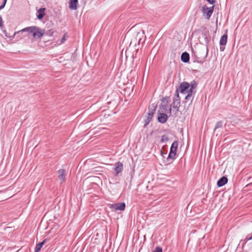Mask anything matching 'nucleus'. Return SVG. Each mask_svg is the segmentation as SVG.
I'll return each instance as SVG.
<instances>
[{"mask_svg":"<svg viewBox=\"0 0 252 252\" xmlns=\"http://www.w3.org/2000/svg\"><path fill=\"white\" fill-rule=\"evenodd\" d=\"M59 176L58 178L62 181L64 182L65 179V174H64V170L63 169H60L58 171Z\"/></svg>","mask_w":252,"mask_h":252,"instance_id":"obj_13","label":"nucleus"},{"mask_svg":"<svg viewBox=\"0 0 252 252\" xmlns=\"http://www.w3.org/2000/svg\"><path fill=\"white\" fill-rule=\"evenodd\" d=\"M176 153L173 152H169L167 160L169 161L170 159H173L175 158Z\"/></svg>","mask_w":252,"mask_h":252,"instance_id":"obj_17","label":"nucleus"},{"mask_svg":"<svg viewBox=\"0 0 252 252\" xmlns=\"http://www.w3.org/2000/svg\"><path fill=\"white\" fill-rule=\"evenodd\" d=\"M178 146V142L177 141H175L174 142H173L171 146L170 152L176 153Z\"/></svg>","mask_w":252,"mask_h":252,"instance_id":"obj_15","label":"nucleus"},{"mask_svg":"<svg viewBox=\"0 0 252 252\" xmlns=\"http://www.w3.org/2000/svg\"><path fill=\"white\" fill-rule=\"evenodd\" d=\"M214 6H212L210 7H208L206 5H203L201 7V11L203 13V16L207 19L209 20L213 11H214Z\"/></svg>","mask_w":252,"mask_h":252,"instance_id":"obj_2","label":"nucleus"},{"mask_svg":"<svg viewBox=\"0 0 252 252\" xmlns=\"http://www.w3.org/2000/svg\"><path fill=\"white\" fill-rule=\"evenodd\" d=\"M171 108H170V109H169V111H170V112H171Z\"/></svg>","mask_w":252,"mask_h":252,"instance_id":"obj_29","label":"nucleus"},{"mask_svg":"<svg viewBox=\"0 0 252 252\" xmlns=\"http://www.w3.org/2000/svg\"><path fill=\"white\" fill-rule=\"evenodd\" d=\"M110 208L115 210H124L126 207L125 203L124 202L118 203L110 205Z\"/></svg>","mask_w":252,"mask_h":252,"instance_id":"obj_7","label":"nucleus"},{"mask_svg":"<svg viewBox=\"0 0 252 252\" xmlns=\"http://www.w3.org/2000/svg\"><path fill=\"white\" fill-rule=\"evenodd\" d=\"M23 32L32 33L34 38H40L45 34V30L35 26L27 27L15 33V34L21 35Z\"/></svg>","mask_w":252,"mask_h":252,"instance_id":"obj_1","label":"nucleus"},{"mask_svg":"<svg viewBox=\"0 0 252 252\" xmlns=\"http://www.w3.org/2000/svg\"><path fill=\"white\" fill-rule=\"evenodd\" d=\"M144 34V32H143L141 33H140V32H138L137 35V38L138 37V40H139V43L140 42L141 40V38H140V36L141 35H142L143 34Z\"/></svg>","mask_w":252,"mask_h":252,"instance_id":"obj_22","label":"nucleus"},{"mask_svg":"<svg viewBox=\"0 0 252 252\" xmlns=\"http://www.w3.org/2000/svg\"><path fill=\"white\" fill-rule=\"evenodd\" d=\"M181 61L184 63H188L189 60V55L187 52H184L181 57Z\"/></svg>","mask_w":252,"mask_h":252,"instance_id":"obj_12","label":"nucleus"},{"mask_svg":"<svg viewBox=\"0 0 252 252\" xmlns=\"http://www.w3.org/2000/svg\"><path fill=\"white\" fill-rule=\"evenodd\" d=\"M158 119L159 123L164 124L167 121V116L165 113H160L158 116Z\"/></svg>","mask_w":252,"mask_h":252,"instance_id":"obj_9","label":"nucleus"},{"mask_svg":"<svg viewBox=\"0 0 252 252\" xmlns=\"http://www.w3.org/2000/svg\"><path fill=\"white\" fill-rule=\"evenodd\" d=\"M6 3V2H5L4 1H3V3L0 6V10H1L2 9H3Z\"/></svg>","mask_w":252,"mask_h":252,"instance_id":"obj_25","label":"nucleus"},{"mask_svg":"<svg viewBox=\"0 0 252 252\" xmlns=\"http://www.w3.org/2000/svg\"><path fill=\"white\" fill-rule=\"evenodd\" d=\"M222 125H223V123L221 121L217 122V123L215 125L214 130H216L217 129H218L219 128L222 127Z\"/></svg>","mask_w":252,"mask_h":252,"instance_id":"obj_18","label":"nucleus"},{"mask_svg":"<svg viewBox=\"0 0 252 252\" xmlns=\"http://www.w3.org/2000/svg\"><path fill=\"white\" fill-rule=\"evenodd\" d=\"M227 182V178L225 176H223L218 180L217 185L218 187H220L226 184Z\"/></svg>","mask_w":252,"mask_h":252,"instance_id":"obj_11","label":"nucleus"},{"mask_svg":"<svg viewBox=\"0 0 252 252\" xmlns=\"http://www.w3.org/2000/svg\"><path fill=\"white\" fill-rule=\"evenodd\" d=\"M156 109V106L154 104H153L149 107V112L148 113V116L146 119L145 120V126L148 125L150 123L153 117L154 114L155 112Z\"/></svg>","mask_w":252,"mask_h":252,"instance_id":"obj_3","label":"nucleus"},{"mask_svg":"<svg viewBox=\"0 0 252 252\" xmlns=\"http://www.w3.org/2000/svg\"><path fill=\"white\" fill-rule=\"evenodd\" d=\"M210 4H213L215 2V0H206Z\"/></svg>","mask_w":252,"mask_h":252,"instance_id":"obj_26","label":"nucleus"},{"mask_svg":"<svg viewBox=\"0 0 252 252\" xmlns=\"http://www.w3.org/2000/svg\"><path fill=\"white\" fill-rule=\"evenodd\" d=\"M252 239V235H248L245 238L246 241H250Z\"/></svg>","mask_w":252,"mask_h":252,"instance_id":"obj_23","label":"nucleus"},{"mask_svg":"<svg viewBox=\"0 0 252 252\" xmlns=\"http://www.w3.org/2000/svg\"><path fill=\"white\" fill-rule=\"evenodd\" d=\"M78 0H70L69 7L71 9L76 10L77 9V4Z\"/></svg>","mask_w":252,"mask_h":252,"instance_id":"obj_14","label":"nucleus"},{"mask_svg":"<svg viewBox=\"0 0 252 252\" xmlns=\"http://www.w3.org/2000/svg\"><path fill=\"white\" fill-rule=\"evenodd\" d=\"M44 15V13H39V14L37 15V18L39 19H42Z\"/></svg>","mask_w":252,"mask_h":252,"instance_id":"obj_24","label":"nucleus"},{"mask_svg":"<svg viewBox=\"0 0 252 252\" xmlns=\"http://www.w3.org/2000/svg\"><path fill=\"white\" fill-rule=\"evenodd\" d=\"M67 38V36L66 35V34H64L61 40L60 44L63 43L66 40Z\"/></svg>","mask_w":252,"mask_h":252,"instance_id":"obj_20","label":"nucleus"},{"mask_svg":"<svg viewBox=\"0 0 252 252\" xmlns=\"http://www.w3.org/2000/svg\"><path fill=\"white\" fill-rule=\"evenodd\" d=\"M3 1H4L5 2H6L7 0H3Z\"/></svg>","mask_w":252,"mask_h":252,"instance_id":"obj_30","label":"nucleus"},{"mask_svg":"<svg viewBox=\"0 0 252 252\" xmlns=\"http://www.w3.org/2000/svg\"><path fill=\"white\" fill-rule=\"evenodd\" d=\"M168 140H169V139H168V137H167V136H166L165 135H163L161 137V142L162 143L166 142L167 141H168Z\"/></svg>","mask_w":252,"mask_h":252,"instance_id":"obj_19","label":"nucleus"},{"mask_svg":"<svg viewBox=\"0 0 252 252\" xmlns=\"http://www.w3.org/2000/svg\"><path fill=\"white\" fill-rule=\"evenodd\" d=\"M180 105V98L179 95L178 90H176V95L173 98V102L172 104V107L174 108L177 109V111H178V109Z\"/></svg>","mask_w":252,"mask_h":252,"instance_id":"obj_6","label":"nucleus"},{"mask_svg":"<svg viewBox=\"0 0 252 252\" xmlns=\"http://www.w3.org/2000/svg\"><path fill=\"white\" fill-rule=\"evenodd\" d=\"M189 89L188 91V94L187 95V96L185 97V99L186 100H189L192 94L195 93V92H194V90H195L197 87V84L194 81H191L190 83Z\"/></svg>","mask_w":252,"mask_h":252,"instance_id":"obj_4","label":"nucleus"},{"mask_svg":"<svg viewBox=\"0 0 252 252\" xmlns=\"http://www.w3.org/2000/svg\"><path fill=\"white\" fill-rule=\"evenodd\" d=\"M2 18L1 17V16H0V27H3V23H2Z\"/></svg>","mask_w":252,"mask_h":252,"instance_id":"obj_27","label":"nucleus"},{"mask_svg":"<svg viewBox=\"0 0 252 252\" xmlns=\"http://www.w3.org/2000/svg\"><path fill=\"white\" fill-rule=\"evenodd\" d=\"M162 252V248H160V247H157L156 248V249L153 251V252Z\"/></svg>","mask_w":252,"mask_h":252,"instance_id":"obj_21","label":"nucleus"},{"mask_svg":"<svg viewBox=\"0 0 252 252\" xmlns=\"http://www.w3.org/2000/svg\"><path fill=\"white\" fill-rule=\"evenodd\" d=\"M123 164L122 163L120 162L116 163L115 164V171L116 173V174L118 175L120 173H121L123 170Z\"/></svg>","mask_w":252,"mask_h":252,"instance_id":"obj_10","label":"nucleus"},{"mask_svg":"<svg viewBox=\"0 0 252 252\" xmlns=\"http://www.w3.org/2000/svg\"><path fill=\"white\" fill-rule=\"evenodd\" d=\"M46 242V240H43L42 242L39 243L36 245L34 252H39L41 248L42 247L43 245L45 244Z\"/></svg>","mask_w":252,"mask_h":252,"instance_id":"obj_16","label":"nucleus"},{"mask_svg":"<svg viewBox=\"0 0 252 252\" xmlns=\"http://www.w3.org/2000/svg\"><path fill=\"white\" fill-rule=\"evenodd\" d=\"M189 87L190 85L189 83L186 82H184L181 83L179 89H177V90H178V92H180L182 94L188 93Z\"/></svg>","mask_w":252,"mask_h":252,"instance_id":"obj_5","label":"nucleus"},{"mask_svg":"<svg viewBox=\"0 0 252 252\" xmlns=\"http://www.w3.org/2000/svg\"><path fill=\"white\" fill-rule=\"evenodd\" d=\"M45 10V8H40L38 12H40V13H42V12H43Z\"/></svg>","mask_w":252,"mask_h":252,"instance_id":"obj_28","label":"nucleus"},{"mask_svg":"<svg viewBox=\"0 0 252 252\" xmlns=\"http://www.w3.org/2000/svg\"><path fill=\"white\" fill-rule=\"evenodd\" d=\"M227 41V34H223L220 38V50L221 51H223L224 50V47L222 46H224L226 44Z\"/></svg>","mask_w":252,"mask_h":252,"instance_id":"obj_8","label":"nucleus"}]
</instances>
